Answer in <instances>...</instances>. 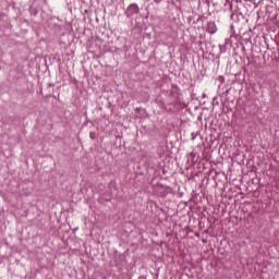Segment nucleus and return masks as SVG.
<instances>
[{
	"instance_id": "f257e3e1",
	"label": "nucleus",
	"mask_w": 279,
	"mask_h": 279,
	"mask_svg": "<svg viewBox=\"0 0 279 279\" xmlns=\"http://www.w3.org/2000/svg\"><path fill=\"white\" fill-rule=\"evenodd\" d=\"M129 10H130V12H132L133 14H138V5H136V4H131V5L129 7Z\"/></svg>"
}]
</instances>
